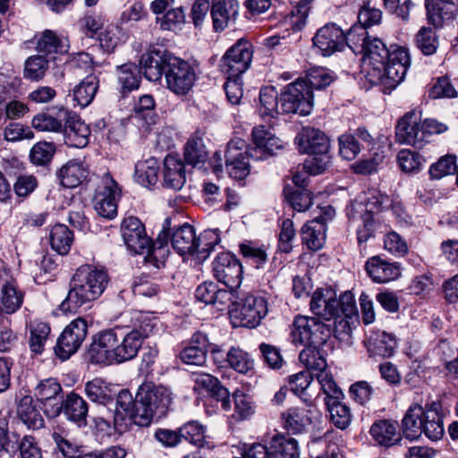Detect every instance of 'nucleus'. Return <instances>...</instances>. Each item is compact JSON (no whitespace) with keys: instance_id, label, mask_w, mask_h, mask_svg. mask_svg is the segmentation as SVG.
<instances>
[{"instance_id":"nucleus-1","label":"nucleus","mask_w":458,"mask_h":458,"mask_svg":"<svg viewBox=\"0 0 458 458\" xmlns=\"http://www.w3.org/2000/svg\"><path fill=\"white\" fill-rule=\"evenodd\" d=\"M331 335V327L317 318L298 316L292 326V343L304 345L299 355L300 361L307 369H319L327 366L321 347Z\"/></svg>"},{"instance_id":"nucleus-2","label":"nucleus","mask_w":458,"mask_h":458,"mask_svg":"<svg viewBox=\"0 0 458 458\" xmlns=\"http://www.w3.org/2000/svg\"><path fill=\"white\" fill-rule=\"evenodd\" d=\"M108 276L104 269L90 265L80 267L74 273L66 298L60 304L62 312H76L83 306H89L104 292Z\"/></svg>"},{"instance_id":"nucleus-3","label":"nucleus","mask_w":458,"mask_h":458,"mask_svg":"<svg viewBox=\"0 0 458 458\" xmlns=\"http://www.w3.org/2000/svg\"><path fill=\"white\" fill-rule=\"evenodd\" d=\"M438 404L412 403L402 420V431L405 438L419 439L422 434L431 441L440 440L444 434L443 417Z\"/></svg>"},{"instance_id":"nucleus-4","label":"nucleus","mask_w":458,"mask_h":458,"mask_svg":"<svg viewBox=\"0 0 458 458\" xmlns=\"http://www.w3.org/2000/svg\"><path fill=\"white\" fill-rule=\"evenodd\" d=\"M173 402L171 392L151 382L143 383L138 389L133 403V421L140 427H148L154 419L165 416Z\"/></svg>"},{"instance_id":"nucleus-5","label":"nucleus","mask_w":458,"mask_h":458,"mask_svg":"<svg viewBox=\"0 0 458 458\" xmlns=\"http://www.w3.org/2000/svg\"><path fill=\"white\" fill-rule=\"evenodd\" d=\"M392 200L386 194L377 190L369 191L360 201H355L348 208V216L355 218L360 214L362 228L357 232L360 243L366 242L374 233L382 228L378 213L391 206Z\"/></svg>"},{"instance_id":"nucleus-6","label":"nucleus","mask_w":458,"mask_h":458,"mask_svg":"<svg viewBox=\"0 0 458 458\" xmlns=\"http://www.w3.org/2000/svg\"><path fill=\"white\" fill-rule=\"evenodd\" d=\"M218 232V229L207 230L197 236L194 227L184 224L173 232L170 241L180 255H195L199 259H206L214 246L220 242Z\"/></svg>"},{"instance_id":"nucleus-7","label":"nucleus","mask_w":458,"mask_h":458,"mask_svg":"<svg viewBox=\"0 0 458 458\" xmlns=\"http://www.w3.org/2000/svg\"><path fill=\"white\" fill-rule=\"evenodd\" d=\"M282 114L307 115L313 108V93L303 79L284 87L280 94Z\"/></svg>"},{"instance_id":"nucleus-8","label":"nucleus","mask_w":458,"mask_h":458,"mask_svg":"<svg viewBox=\"0 0 458 458\" xmlns=\"http://www.w3.org/2000/svg\"><path fill=\"white\" fill-rule=\"evenodd\" d=\"M197 79L195 68L187 61L173 56L167 60L165 80L169 90L177 96L186 95Z\"/></svg>"},{"instance_id":"nucleus-9","label":"nucleus","mask_w":458,"mask_h":458,"mask_svg":"<svg viewBox=\"0 0 458 458\" xmlns=\"http://www.w3.org/2000/svg\"><path fill=\"white\" fill-rule=\"evenodd\" d=\"M267 311V301L263 296L248 293L230 310V316L238 326L253 328L260 324Z\"/></svg>"},{"instance_id":"nucleus-10","label":"nucleus","mask_w":458,"mask_h":458,"mask_svg":"<svg viewBox=\"0 0 458 458\" xmlns=\"http://www.w3.org/2000/svg\"><path fill=\"white\" fill-rule=\"evenodd\" d=\"M121 196V190L117 182L106 173L98 182L93 198L94 209L98 216L113 219L117 215V200Z\"/></svg>"},{"instance_id":"nucleus-11","label":"nucleus","mask_w":458,"mask_h":458,"mask_svg":"<svg viewBox=\"0 0 458 458\" xmlns=\"http://www.w3.org/2000/svg\"><path fill=\"white\" fill-rule=\"evenodd\" d=\"M408 50L403 47L391 46V53L383 64L381 78L372 84H382L387 89H394L403 80L410 65Z\"/></svg>"},{"instance_id":"nucleus-12","label":"nucleus","mask_w":458,"mask_h":458,"mask_svg":"<svg viewBox=\"0 0 458 458\" xmlns=\"http://www.w3.org/2000/svg\"><path fill=\"white\" fill-rule=\"evenodd\" d=\"M120 335L114 329H106L93 335L88 353L91 363L110 365L118 363L117 348Z\"/></svg>"},{"instance_id":"nucleus-13","label":"nucleus","mask_w":458,"mask_h":458,"mask_svg":"<svg viewBox=\"0 0 458 458\" xmlns=\"http://www.w3.org/2000/svg\"><path fill=\"white\" fill-rule=\"evenodd\" d=\"M251 44L239 39L224 55L221 59V70L229 78L241 77L250 66L252 60Z\"/></svg>"},{"instance_id":"nucleus-14","label":"nucleus","mask_w":458,"mask_h":458,"mask_svg":"<svg viewBox=\"0 0 458 458\" xmlns=\"http://www.w3.org/2000/svg\"><path fill=\"white\" fill-rule=\"evenodd\" d=\"M88 335V322L77 318L68 324L56 341L55 354L62 360L69 359L78 352Z\"/></svg>"},{"instance_id":"nucleus-15","label":"nucleus","mask_w":458,"mask_h":458,"mask_svg":"<svg viewBox=\"0 0 458 458\" xmlns=\"http://www.w3.org/2000/svg\"><path fill=\"white\" fill-rule=\"evenodd\" d=\"M391 53V47L387 48L385 43L377 38H371L368 41L367 47L361 58V72L371 82H377L381 78V70L386 57Z\"/></svg>"},{"instance_id":"nucleus-16","label":"nucleus","mask_w":458,"mask_h":458,"mask_svg":"<svg viewBox=\"0 0 458 458\" xmlns=\"http://www.w3.org/2000/svg\"><path fill=\"white\" fill-rule=\"evenodd\" d=\"M244 141L237 139L231 140L225 153V166L230 177L243 180L250 173V160H255L250 155L251 148L242 150Z\"/></svg>"},{"instance_id":"nucleus-17","label":"nucleus","mask_w":458,"mask_h":458,"mask_svg":"<svg viewBox=\"0 0 458 458\" xmlns=\"http://www.w3.org/2000/svg\"><path fill=\"white\" fill-rule=\"evenodd\" d=\"M214 276L231 290L237 289L242 280V267L229 252L218 254L212 263Z\"/></svg>"},{"instance_id":"nucleus-18","label":"nucleus","mask_w":458,"mask_h":458,"mask_svg":"<svg viewBox=\"0 0 458 458\" xmlns=\"http://www.w3.org/2000/svg\"><path fill=\"white\" fill-rule=\"evenodd\" d=\"M396 140L402 144L416 148L423 146V132H421V112L411 110L406 113L399 121L395 129Z\"/></svg>"},{"instance_id":"nucleus-19","label":"nucleus","mask_w":458,"mask_h":458,"mask_svg":"<svg viewBox=\"0 0 458 458\" xmlns=\"http://www.w3.org/2000/svg\"><path fill=\"white\" fill-rule=\"evenodd\" d=\"M121 232L124 243L135 254H144L150 246L151 240L147 236L143 224L135 216L123 220Z\"/></svg>"},{"instance_id":"nucleus-20","label":"nucleus","mask_w":458,"mask_h":458,"mask_svg":"<svg viewBox=\"0 0 458 458\" xmlns=\"http://www.w3.org/2000/svg\"><path fill=\"white\" fill-rule=\"evenodd\" d=\"M313 44L324 56H329L344 48L345 34L335 24H327L318 30L313 38Z\"/></svg>"},{"instance_id":"nucleus-21","label":"nucleus","mask_w":458,"mask_h":458,"mask_svg":"<svg viewBox=\"0 0 458 458\" xmlns=\"http://www.w3.org/2000/svg\"><path fill=\"white\" fill-rule=\"evenodd\" d=\"M153 327L148 323L140 328H134L123 337L120 336L117 348L118 363H123L135 358L141 348L143 341L152 331Z\"/></svg>"},{"instance_id":"nucleus-22","label":"nucleus","mask_w":458,"mask_h":458,"mask_svg":"<svg viewBox=\"0 0 458 458\" xmlns=\"http://www.w3.org/2000/svg\"><path fill=\"white\" fill-rule=\"evenodd\" d=\"M363 143L374 144L373 136L364 127L356 129L353 132H346L339 136V154L346 160H353L363 148Z\"/></svg>"},{"instance_id":"nucleus-23","label":"nucleus","mask_w":458,"mask_h":458,"mask_svg":"<svg viewBox=\"0 0 458 458\" xmlns=\"http://www.w3.org/2000/svg\"><path fill=\"white\" fill-rule=\"evenodd\" d=\"M298 149L303 154H321L328 152L329 139L318 129L314 127H303L295 137Z\"/></svg>"},{"instance_id":"nucleus-24","label":"nucleus","mask_w":458,"mask_h":458,"mask_svg":"<svg viewBox=\"0 0 458 458\" xmlns=\"http://www.w3.org/2000/svg\"><path fill=\"white\" fill-rule=\"evenodd\" d=\"M252 140L254 147L251 148L250 155L256 160H261L283 148V141L265 129L264 125H259L252 130Z\"/></svg>"},{"instance_id":"nucleus-25","label":"nucleus","mask_w":458,"mask_h":458,"mask_svg":"<svg viewBox=\"0 0 458 458\" xmlns=\"http://www.w3.org/2000/svg\"><path fill=\"white\" fill-rule=\"evenodd\" d=\"M174 55L162 50H150L140 57V67L147 80L158 81L167 70V60Z\"/></svg>"},{"instance_id":"nucleus-26","label":"nucleus","mask_w":458,"mask_h":458,"mask_svg":"<svg viewBox=\"0 0 458 458\" xmlns=\"http://www.w3.org/2000/svg\"><path fill=\"white\" fill-rule=\"evenodd\" d=\"M211 18L214 29L224 30L230 24L235 23L239 14V4L237 0H213Z\"/></svg>"},{"instance_id":"nucleus-27","label":"nucleus","mask_w":458,"mask_h":458,"mask_svg":"<svg viewBox=\"0 0 458 458\" xmlns=\"http://www.w3.org/2000/svg\"><path fill=\"white\" fill-rule=\"evenodd\" d=\"M311 311L327 320H330L338 312V301L335 293L328 288L316 290L310 300Z\"/></svg>"},{"instance_id":"nucleus-28","label":"nucleus","mask_w":458,"mask_h":458,"mask_svg":"<svg viewBox=\"0 0 458 458\" xmlns=\"http://www.w3.org/2000/svg\"><path fill=\"white\" fill-rule=\"evenodd\" d=\"M328 219H331L329 214L319 216L306 223L301 228L302 242L310 250H318L324 246L326 242V223Z\"/></svg>"},{"instance_id":"nucleus-29","label":"nucleus","mask_w":458,"mask_h":458,"mask_svg":"<svg viewBox=\"0 0 458 458\" xmlns=\"http://www.w3.org/2000/svg\"><path fill=\"white\" fill-rule=\"evenodd\" d=\"M365 268L371 279L379 284L395 280L401 276L398 263L389 262L378 256L370 258L366 262Z\"/></svg>"},{"instance_id":"nucleus-30","label":"nucleus","mask_w":458,"mask_h":458,"mask_svg":"<svg viewBox=\"0 0 458 458\" xmlns=\"http://www.w3.org/2000/svg\"><path fill=\"white\" fill-rule=\"evenodd\" d=\"M63 411L64 416L79 427L87 425L89 411L88 403L80 395L71 393L61 405L56 406L54 413L58 414Z\"/></svg>"},{"instance_id":"nucleus-31","label":"nucleus","mask_w":458,"mask_h":458,"mask_svg":"<svg viewBox=\"0 0 458 458\" xmlns=\"http://www.w3.org/2000/svg\"><path fill=\"white\" fill-rule=\"evenodd\" d=\"M208 339L202 333L194 334L191 343L180 352L181 360L188 365L202 366L207 360Z\"/></svg>"},{"instance_id":"nucleus-32","label":"nucleus","mask_w":458,"mask_h":458,"mask_svg":"<svg viewBox=\"0 0 458 458\" xmlns=\"http://www.w3.org/2000/svg\"><path fill=\"white\" fill-rule=\"evenodd\" d=\"M89 169L85 163L72 159L64 164L57 172L61 184L65 188H75L86 181Z\"/></svg>"},{"instance_id":"nucleus-33","label":"nucleus","mask_w":458,"mask_h":458,"mask_svg":"<svg viewBox=\"0 0 458 458\" xmlns=\"http://www.w3.org/2000/svg\"><path fill=\"white\" fill-rule=\"evenodd\" d=\"M164 186L173 190H181L186 182L185 166L182 160L167 155L164 160Z\"/></svg>"},{"instance_id":"nucleus-34","label":"nucleus","mask_w":458,"mask_h":458,"mask_svg":"<svg viewBox=\"0 0 458 458\" xmlns=\"http://www.w3.org/2000/svg\"><path fill=\"white\" fill-rule=\"evenodd\" d=\"M63 131L64 141L70 147L83 148L89 142L90 130L78 116H69Z\"/></svg>"},{"instance_id":"nucleus-35","label":"nucleus","mask_w":458,"mask_h":458,"mask_svg":"<svg viewBox=\"0 0 458 458\" xmlns=\"http://www.w3.org/2000/svg\"><path fill=\"white\" fill-rule=\"evenodd\" d=\"M369 433L380 445L390 447L401 441L397 431V423L388 420H380L372 424Z\"/></svg>"},{"instance_id":"nucleus-36","label":"nucleus","mask_w":458,"mask_h":458,"mask_svg":"<svg viewBox=\"0 0 458 458\" xmlns=\"http://www.w3.org/2000/svg\"><path fill=\"white\" fill-rule=\"evenodd\" d=\"M17 415L30 429L37 430L44 427V419L30 395H24L18 401Z\"/></svg>"},{"instance_id":"nucleus-37","label":"nucleus","mask_w":458,"mask_h":458,"mask_svg":"<svg viewBox=\"0 0 458 458\" xmlns=\"http://www.w3.org/2000/svg\"><path fill=\"white\" fill-rule=\"evenodd\" d=\"M428 19L436 27L453 19L456 9L452 0H426Z\"/></svg>"},{"instance_id":"nucleus-38","label":"nucleus","mask_w":458,"mask_h":458,"mask_svg":"<svg viewBox=\"0 0 458 458\" xmlns=\"http://www.w3.org/2000/svg\"><path fill=\"white\" fill-rule=\"evenodd\" d=\"M318 411L315 408H292L284 414L285 428L293 433H301L305 427L317 419Z\"/></svg>"},{"instance_id":"nucleus-39","label":"nucleus","mask_w":458,"mask_h":458,"mask_svg":"<svg viewBox=\"0 0 458 458\" xmlns=\"http://www.w3.org/2000/svg\"><path fill=\"white\" fill-rule=\"evenodd\" d=\"M196 384L207 389L211 397L220 402L224 411H229L231 409L229 391L221 385L216 377L209 374H201L197 377Z\"/></svg>"},{"instance_id":"nucleus-40","label":"nucleus","mask_w":458,"mask_h":458,"mask_svg":"<svg viewBox=\"0 0 458 458\" xmlns=\"http://www.w3.org/2000/svg\"><path fill=\"white\" fill-rule=\"evenodd\" d=\"M394 338L386 332L373 333L366 341L367 350L371 356L390 357L395 349Z\"/></svg>"},{"instance_id":"nucleus-41","label":"nucleus","mask_w":458,"mask_h":458,"mask_svg":"<svg viewBox=\"0 0 458 458\" xmlns=\"http://www.w3.org/2000/svg\"><path fill=\"white\" fill-rule=\"evenodd\" d=\"M181 441L187 440L191 445L198 447L212 449L214 444L210 441L209 437L206 436V430L203 425L198 421H189L180 427Z\"/></svg>"},{"instance_id":"nucleus-42","label":"nucleus","mask_w":458,"mask_h":458,"mask_svg":"<svg viewBox=\"0 0 458 458\" xmlns=\"http://www.w3.org/2000/svg\"><path fill=\"white\" fill-rule=\"evenodd\" d=\"M68 47L66 38L49 30L42 32L37 43V50L45 55L64 54L68 52Z\"/></svg>"},{"instance_id":"nucleus-43","label":"nucleus","mask_w":458,"mask_h":458,"mask_svg":"<svg viewBox=\"0 0 458 458\" xmlns=\"http://www.w3.org/2000/svg\"><path fill=\"white\" fill-rule=\"evenodd\" d=\"M271 454L273 458H299L300 452L298 442L293 437L276 435L270 442Z\"/></svg>"},{"instance_id":"nucleus-44","label":"nucleus","mask_w":458,"mask_h":458,"mask_svg":"<svg viewBox=\"0 0 458 458\" xmlns=\"http://www.w3.org/2000/svg\"><path fill=\"white\" fill-rule=\"evenodd\" d=\"M171 222L170 219L166 218L163 226L162 232L158 234L157 240L160 243L159 247H155L150 241V246L145 250V261L156 268H160L165 266V250L163 244H165L170 237L168 230Z\"/></svg>"},{"instance_id":"nucleus-45","label":"nucleus","mask_w":458,"mask_h":458,"mask_svg":"<svg viewBox=\"0 0 458 458\" xmlns=\"http://www.w3.org/2000/svg\"><path fill=\"white\" fill-rule=\"evenodd\" d=\"M156 103L151 95L146 94L140 98L139 102L134 106V118L142 123V126L148 130L151 125L157 123L158 118L155 112Z\"/></svg>"},{"instance_id":"nucleus-46","label":"nucleus","mask_w":458,"mask_h":458,"mask_svg":"<svg viewBox=\"0 0 458 458\" xmlns=\"http://www.w3.org/2000/svg\"><path fill=\"white\" fill-rule=\"evenodd\" d=\"M98 79L94 74L85 77L73 89V98L82 107L89 106L94 99L98 89Z\"/></svg>"},{"instance_id":"nucleus-47","label":"nucleus","mask_w":458,"mask_h":458,"mask_svg":"<svg viewBox=\"0 0 458 458\" xmlns=\"http://www.w3.org/2000/svg\"><path fill=\"white\" fill-rule=\"evenodd\" d=\"M158 162L155 158L138 162L135 165V180L144 187L156 184L158 179Z\"/></svg>"},{"instance_id":"nucleus-48","label":"nucleus","mask_w":458,"mask_h":458,"mask_svg":"<svg viewBox=\"0 0 458 458\" xmlns=\"http://www.w3.org/2000/svg\"><path fill=\"white\" fill-rule=\"evenodd\" d=\"M73 242V233L67 225L58 224L52 227L50 232V244L61 255L69 252Z\"/></svg>"},{"instance_id":"nucleus-49","label":"nucleus","mask_w":458,"mask_h":458,"mask_svg":"<svg viewBox=\"0 0 458 458\" xmlns=\"http://www.w3.org/2000/svg\"><path fill=\"white\" fill-rule=\"evenodd\" d=\"M23 302V293L13 282H10L0 291L1 309L7 314L16 312Z\"/></svg>"},{"instance_id":"nucleus-50","label":"nucleus","mask_w":458,"mask_h":458,"mask_svg":"<svg viewBox=\"0 0 458 458\" xmlns=\"http://www.w3.org/2000/svg\"><path fill=\"white\" fill-rule=\"evenodd\" d=\"M326 405L330 413L331 422L340 429L347 428L352 421L350 408L343 403L340 399H328Z\"/></svg>"},{"instance_id":"nucleus-51","label":"nucleus","mask_w":458,"mask_h":458,"mask_svg":"<svg viewBox=\"0 0 458 458\" xmlns=\"http://www.w3.org/2000/svg\"><path fill=\"white\" fill-rule=\"evenodd\" d=\"M259 113L262 116L275 117L282 114L280 97L274 87H266L259 92Z\"/></svg>"},{"instance_id":"nucleus-52","label":"nucleus","mask_w":458,"mask_h":458,"mask_svg":"<svg viewBox=\"0 0 458 458\" xmlns=\"http://www.w3.org/2000/svg\"><path fill=\"white\" fill-rule=\"evenodd\" d=\"M208 158V151L199 137L190 138L184 147V159L187 164L196 166L203 164Z\"/></svg>"},{"instance_id":"nucleus-53","label":"nucleus","mask_w":458,"mask_h":458,"mask_svg":"<svg viewBox=\"0 0 458 458\" xmlns=\"http://www.w3.org/2000/svg\"><path fill=\"white\" fill-rule=\"evenodd\" d=\"M327 367L319 369H309L312 370L314 376L317 377L323 393L326 394L325 403H327V400L328 399H341L343 396V393L341 389L337 386L331 374L327 371Z\"/></svg>"},{"instance_id":"nucleus-54","label":"nucleus","mask_w":458,"mask_h":458,"mask_svg":"<svg viewBox=\"0 0 458 458\" xmlns=\"http://www.w3.org/2000/svg\"><path fill=\"white\" fill-rule=\"evenodd\" d=\"M106 19L101 12L89 11L80 19L81 32L88 38H93L103 29Z\"/></svg>"},{"instance_id":"nucleus-55","label":"nucleus","mask_w":458,"mask_h":458,"mask_svg":"<svg viewBox=\"0 0 458 458\" xmlns=\"http://www.w3.org/2000/svg\"><path fill=\"white\" fill-rule=\"evenodd\" d=\"M55 151L56 148L53 142L38 141L31 148L30 159L35 165L45 166L52 161Z\"/></svg>"},{"instance_id":"nucleus-56","label":"nucleus","mask_w":458,"mask_h":458,"mask_svg":"<svg viewBox=\"0 0 458 458\" xmlns=\"http://www.w3.org/2000/svg\"><path fill=\"white\" fill-rule=\"evenodd\" d=\"M88 398L97 403L106 405L113 402V396L109 387L99 378L89 381L85 386Z\"/></svg>"},{"instance_id":"nucleus-57","label":"nucleus","mask_w":458,"mask_h":458,"mask_svg":"<svg viewBox=\"0 0 458 458\" xmlns=\"http://www.w3.org/2000/svg\"><path fill=\"white\" fill-rule=\"evenodd\" d=\"M284 194L292 208L299 212L307 210L312 205V193L307 189L285 187Z\"/></svg>"},{"instance_id":"nucleus-58","label":"nucleus","mask_w":458,"mask_h":458,"mask_svg":"<svg viewBox=\"0 0 458 458\" xmlns=\"http://www.w3.org/2000/svg\"><path fill=\"white\" fill-rule=\"evenodd\" d=\"M371 38L363 26H352L345 34V46H348L356 55L365 51L367 43Z\"/></svg>"},{"instance_id":"nucleus-59","label":"nucleus","mask_w":458,"mask_h":458,"mask_svg":"<svg viewBox=\"0 0 458 458\" xmlns=\"http://www.w3.org/2000/svg\"><path fill=\"white\" fill-rule=\"evenodd\" d=\"M50 327L45 322L35 323L30 327V348L34 353H41L50 334Z\"/></svg>"},{"instance_id":"nucleus-60","label":"nucleus","mask_w":458,"mask_h":458,"mask_svg":"<svg viewBox=\"0 0 458 458\" xmlns=\"http://www.w3.org/2000/svg\"><path fill=\"white\" fill-rule=\"evenodd\" d=\"M303 80L310 87L311 93H313V89H321L330 85L334 81V76L327 69L316 67L311 68L308 72L306 79Z\"/></svg>"},{"instance_id":"nucleus-61","label":"nucleus","mask_w":458,"mask_h":458,"mask_svg":"<svg viewBox=\"0 0 458 458\" xmlns=\"http://www.w3.org/2000/svg\"><path fill=\"white\" fill-rule=\"evenodd\" d=\"M227 366L240 373H247L253 368V360L240 348L232 347L228 351Z\"/></svg>"},{"instance_id":"nucleus-62","label":"nucleus","mask_w":458,"mask_h":458,"mask_svg":"<svg viewBox=\"0 0 458 458\" xmlns=\"http://www.w3.org/2000/svg\"><path fill=\"white\" fill-rule=\"evenodd\" d=\"M140 75L137 67L132 64H125L118 67V81L123 90L131 91L139 88Z\"/></svg>"},{"instance_id":"nucleus-63","label":"nucleus","mask_w":458,"mask_h":458,"mask_svg":"<svg viewBox=\"0 0 458 458\" xmlns=\"http://www.w3.org/2000/svg\"><path fill=\"white\" fill-rule=\"evenodd\" d=\"M234 402V417L239 420L250 418L255 412V405L251 398L237 390L233 394Z\"/></svg>"},{"instance_id":"nucleus-64","label":"nucleus","mask_w":458,"mask_h":458,"mask_svg":"<svg viewBox=\"0 0 458 458\" xmlns=\"http://www.w3.org/2000/svg\"><path fill=\"white\" fill-rule=\"evenodd\" d=\"M416 44L425 55L434 54L438 47L436 32L429 28H421L416 36Z\"/></svg>"}]
</instances>
